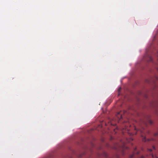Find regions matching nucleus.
Masks as SVG:
<instances>
[{
  "mask_svg": "<svg viewBox=\"0 0 158 158\" xmlns=\"http://www.w3.org/2000/svg\"><path fill=\"white\" fill-rule=\"evenodd\" d=\"M148 150L149 151H150V152H152V149H148Z\"/></svg>",
  "mask_w": 158,
  "mask_h": 158,
  "instance_id": "5",
  "label": "nucleus"
},
{
  "mask_svg": "<svg viewBox=\"0 0 158 158\" xmlns=\"http://www.w3.org/2000/svg\"><path fill=\"white\" fill-rule=\"evenodd\" d=\"M141 158H144V156H142L141 157Z\"/></svg>",
  "mask_w": 158,
  "mask_h": 158,
  "instance_id": "9",
  "label": "nucleus"
},
{
  "mask_svg": "<svg viewBox=\"0 0 158 158\" xmlns=\"http://www.w3.org/2000/svg\"><path fill=\"white\" fill-rule=\"evenodd\" d=\"M153 148L154 149H155V147L154 146H153Z\"/></svg>",
  "mask_w": 158,
  "mask_h": 158,
  "instance_id": "10",
  "label": "nucleus"
},
{
  "mask_svg": "<svg viewBox=\"0 0 158 158\" xmlns=\"http://www.w3.org/2000/svg\"><path fill=\"white\" fill-rule=\"evenodd\" d=\"M135 152H134V153L133 155H131L130 156V158H133L135 156Z\"/></svg>",
  "mask_w": 158,
  "mask_h": 158,
  "instance_id": "3",
  "label": "nucleus"
},
{
  "mask_svg": "<svg viewBox=\"0 0 158 158\" xmlns=\"http://www.w3.org/2000/svg\"><path fill=\"white\" fill-rule=\"evenodd\" d=\"M156 80H157V79H158V78H157V77H156Z\"/></svg>",
  "mask_w": 158,
  "mask_h": 158,
  "instance_id": "12",
  "label": "nucleus"
},
{
  "mask_svg": "<svg viewBox=\"0 0 158 158\" xmlns=\"http://www.w3.org/2000/svg\"><path fill=\"white\" fill-rule=\"evenodd\" d=\"M135 130H136V128H135Z\"/></svg>",
  "mask_w": 158,
  "mask_h": 158,
  "instance_id": "13",
  "label": "nucleus"
},
{
  "mask_svg": "<svg viewBox=\"0 0 158 158\" xmlns=\"http://www.w3.org/2000/svg\"><path fill=\"white\" fill-rule=\"evenodd\" d=\"M136 148H135V150L136 149Z\"/></svg>",
  "mask_w": 158,
  "mask_h": 158,
  "instance_id": "14",
  "label": "nucleus"
},
{
  "mask_svg": "<svg viewBox=\"0 0 158 158\" xmlns=\"http://www.w3.org/2000/svg\"><path fill=\"white\" fill-rule=\"evenodd\" d=\"M148 61H149V62H151V61H152V57L151 56H149V55H148Z\"/></svg>",
  "mask_w": 158,
  "mask_h": 158,
  "instance_id": "2",
  "label": "nucleus"
},
{
  "mask_svg": "<svg viewBox=\"0 0 158 158\" xmlns=\"http://www.w3.org/2000/svg\"><path fill=\"white\" fill-rule=\"evenodd\" d=\"M121 87H119V88H118V92L119 93V92L121 91Z\"/></svg>",
  "mask_w": 158,
  "mask_h": 158,
  "instance_id": "4",
  "label": "nucleus"
},
{
  "mask_svg": "<svg viewBox=\"0 0 158 158\" xmlns=\"http://www.w3.org/2000/svg\"><path fill=\"white\" fill-rule=\"evenodd\" d=\"M149 122H150V124H152V122L151 121H150Z\"/></svg>",
  "mask_w": 158,
  "mask_h": 158,
  "instance_id": "7",
  "label": "nucleus"
},
{
  "mask_svg": "<svg viewBox=\"0 0 158 158\" xmlns=\"http://www.w3.org/2000/svg\"><path fill=\"white\" fill-rule=\"evenodd\" d=\"M139 152H137L136 153V155H138L139 154Z\"/></svg>",
  "mask_w": 158,
  "mask_h": 158,
  "instance_id": "6",
  "label": "nucleus"
},
{
  "mask_svg": "<svg viewBox=\"0 0 158 158\" xmlns=\"http://www.w3.org/2000/svg\"><path fill=\"white\" fill-rule=\"evenodd\" d=\"M152 156L153 158H154V156L152 154Z\"/></svg>",
  "mask_w": 158,
  "mask_h": 158,
  "instance_id": "8",
  "label": "nucleus"
},
{
  "mask_svg": "<svg viewBox=\"0 0 158 158\" xmlns=\"http://www.w3.org/2000/svg\"><path fill=\"white\" fill-rule=\"evenodd\" d=\"M121 112H118L116 115V117L119 120H120L122 118V114Z\"/></svg>",
  "mask_w": 158,
  "mask_h": 158,
  "instance_id": "1",
  "label": "nucleus"
},
{
  "mask_svg": "<svg viewBox=\"0 0 158 158\" xmlns=\"http://www.w3.org/2000/svg\"><path fill=\"white\" fill-rule=\"evenodd\" d=\"M156 158H158V157L156 156H155Z\"/></svg>",
  "mask_w": 158,
  "mask_h": 158,
  "instance_id": "11",
  "label": "nucleus"
}]
</instances>
